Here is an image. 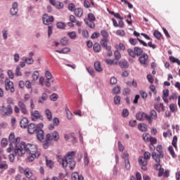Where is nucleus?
<instances>
[{
  "label": "nucleus",
  "mask_w": 180,
  "mask_h": 180,
  "mask_svg": "<svg viewBox=\"0 0 180 180\" xmlns=\"http://www.w3.org/2000/svg\"><path fill=\"white\" fill-rule=\"evenodd\" d=\"M8 140H10L11 143H14L15 155L22 157L23 154L27 153V154H30L27 158L28 161H34L35 158L40 157V152L37 150V146H36V145L30 143L26 144L25 142L20 141V137L15 138L14 133H11L9 135Z\"/></svg>",
  "instance_id": "nucleus-1"
},
{
  "label": "nucleus",
  "mask_w": 180,
  "mask_h": 180,
  "mask_svg": "<svg viewBox=\"0 0 180 180\" xmlns=\"http://www.w3.org/2000/svg\"><path fill=\"white\" fill-rule=\"evenodd\" d=\"M75 151L68 152L66 155L63 158V156L58 155H56L57 161L62 165L63 168H67L69 166L70 169H74L75 168Z\"/></svg>",
  "instance_id": "nucleus-2"
},
{
  "label": "nucleus",
  "mask_w": 180,
  "mask_h": 180,
  "mask_svg": "<svg viewBox=\"0 0 180 180\" xmlns=\"http://www.w3.org/2000/svg\"><path fill=\"white\" fill-rule=\"evenodd\" d=\"M127 53L130 57H132V58H136V56H141L143 54V49L140 47H134V50L131 49H128Z\"/></svg>",
  "instance_id": "nucleus-3"
},
{
  "label": "nucleus",
  "mask_w": 180,
  "mask_h": 180,
  "mask_svg": "<svg viewBox=\"0 0 180 180\" xmlns=\"http://www.w3.org/2000/svg\"><path fill=\"white\" fill-rule=\"evenodd\" d=\"M136 117L137 120H139L140 122L147 120L149 124H151V123H153V120H151V117H150V115L146 114L145 112H139L136 113Z\"/></svg>",
  "instance_id": "nucleus-4"
},
{
  "label": "nucleus",
  "mask_w": 180,
  "mask_h": 180,
  "mask_svg": "<svg viewBox=\"0 0 180 180\" xmlns=\"http://www.w3.org/2000/svg\"><path fill=\"white\" fill-rule=\"evenodd\" d=\"M18 171L20 174H23L25 176H26L27 179H32V176H33V172L30 168H23L22 166L18 167Z\"/></svg>",
  "instance_id": "nucleus-5"
},
{
  "label": "nucleus",
  "mask_w": 180,
  "mask_h": 180,
  "mask_svg": "<svg viewBox=\"0 0 180 180\" xmlns=\"http://www.w3.org/2000/svg\"><path fill=\"white\" fill-rule=\"evenodd\" d=\"M1 112L4 116H11L13 113V109L11 105H3L1 107Z\"/></svg>",
  "instance_id": "nucleus-6"
},
{
  "label": "nucleus",
  "mask_w": 180,
  "mask_h": 180,
  "mask_svg": "<svg viewBox=\"0 0 180 180\" xmlns=\"http://www.w3.org/2000/svg\"><path fill=\"white\" fill-rule=\"evenodd\" d=\"M5 89L6 91H11V94L15 92V87H13V82L9 79H5Z\"/></svg>",
  "instance_id": "nucleus-7"
},
{
  "label": "nucleus",
  "mask_w": 180,
  "mask_h": 180,
  "mask_svg": "<svg viewBox=\"0 0 180 180\" xmlns=\"http://www.w3.org/2000/svg\"><path fill=\"white\" fill-rule=\"evenodd\" d=\"M50 136L49 140L51 141H58L60 140V134H58V131H54L51 134H47L46 136Z\"/></svg>",
  "instance_id": "nucleus-8"
},
{
  "label": "nucleus",
  "mask_w": 180,
  "mask_h": 180,
  "mask_svg": "<svg viewBox=\"0 0 180 180\" xmlns=\"http://www.w3.org/2000/svg\"><path fill=\"white\" fill-rule=\"evenodd\" d=\"M139 63L147 67L148 65V55L147 53H143L142 56H141L139 58Z\"/></svg>",
  "instance_id": "nucleus-9"
},
{
  "label": "nucleus",
  "mask_w": 180,
  "mask_h": 180,
  "mask_svg": "<svg viewBox=\"0 0 180 180\" xmlns=\"http://www.w3.org/2000/svg\"><path fill=\"white\" fill-rule=\"evenodd\" d=\"M43 23L45 25H49V23H51L54 22V17L50 16L49 17V15L44 14L42 17Z\"/></svg>",
  "instance_id": "nucleus-10"
},
{
  "label": "nucleus",
  "mask_w": 180,
  "mask_h": 180,
  "mask_svg": "<svg viewBox=\"0 0 180 180\" xmlns=\"http://www.w3.org/2000/svg\"><path fill=\"white\" fill-rule=\"evenodd\" d=\"M41 117H43L40 115V113L37 110L31 112V119L33 122H36V120H39V119H41Z\"/></svg>",
  "instance_id": "nucleus-11"
},
{
  "label": "nucleus",
  "mask_w": 180,
  "mask_h": 180,
  "mask_svg": "<svg viewBox=\"0 0 180 180\" xmlns=\"http://www.w3.org/2000/svg\"><path fill=\"white\" fill-rule=\"evenodd\" d=\"M27 131L30 134H33L35 131H37V125L34 123L30 124L27 127Z\"/></svg>",
  "instance_id": "nucleus-12"
},
{
  "label": "nucleus",
  "mask_w": 180,
  "mask_h": 180,
  "mask_svg": "<svg viewBox=\"0 0 180 180\" xmlns=\"http://www.w3.org/2000/svg\"><path fill=\"white\" fill-rule=\"evenodd\" d=\"M108 39L103 38L101 39L100 44L102 47L105 49V50H110V49H112V46H110V45H108Z\"/></svg>",
  "instance_id": "nucleus-13"
},
{
  "label": "nucleus",
  "mask_w": 180,
  "mask_h": 180,
  "mask_svg": "<svg viewBox=\"0 0 180 180\" xmlns=\"http://www.w3.org/2000/svg\"><path fill=\"white\" fill-rule=\"evenodd\" d=\"M51 146V141H50V135H46L45 141L43 143V147L45 150L49 148V146Z\"/></svg>",
  "instance_id": "nucleus-14"
},
{
  "label": "nucleus",
  "mask_w": 180,
  "mask_h": 180,
  "mask_svg": "<svg viewBox=\"0 0 180 180\" xmlns=\"http://www.w3.org/2000/svg\"><path fill=\"white\" fill-rule=\"evenodd\" d=\"M18 106L23 115H27V109H26V105L22 101L18 102Z\"/></svg>",
  "instance_id": "nucleus-15"
},
{
  "label": "nucleus",
  "mask_w": 180,
  "mask_h": 180,
  "mask_svg": "<svg viewBox=\"0 0 180 180\" xmlns=\"http://www.w3.org/2000/svg\"><path fill=\"white\" fill-rule=\"evenodd\" d=\"M20 125L22 129H26L29 126V120L27 117H23L20 122Z\"/></svg>",
  "instance_id": "nucleus-16"
},
{
  "label": "nucleus",
  "mask_w": 180,
  "mask_h": 180,
  "mask_svg": "<svg viewBox=\"0 0 180 180\" xmlns=\"http://www.w3.org/2000/svg\"><path fill=\"white\" fill-rule=\"evenodd\" d=\"M152 158L156 162H161V158H164V157H161V155H158V153L155 152L152 153Z\"/></svg>",
  "instance_id": "nucleus-17"
},
{
  "label": "nucleus",
  "mask_w": 180,
  "mask_h": 180,
  "mask_svg": "<svg viewBox=\"0 0 180 180\" xmlns=\"http://www.w3.org/2000/svg\"><path fill=\"white\" fill-rule=\"evenodd\" d=\"M74 13L77 18H82V15H84V10L81 8H77L74 11Z\"/></svg>",
  "instance_id": "nucleus-18"
},
{
  "label": "nucleus",
  "mask_w": 180,
  "mask_h": 180,
  "mask_svg": "<svg viewBox=\"0 0 180 180\" xmlns=\"http://www.w3.org/2000/svg\"><path fill=\"white\" fill-rule=\"evenodd\" d=\"M70 21L72 23H76V25L79 27H81L82 25V22L80 21H77V18H75V16L72 15H70Z\"/></svg>",
  "instance_id": "nucleus-19"
},
{
  "label": "nucleus",
  "mask_w": 180,
  "mask_h": 180,
  "mask_svg": "<svg viewBox=\"0 0 180 180\" xmlns=\"http://www.w3.org/2000/svg\"><path fill=\"white\" fill-rule=\"evenodd\" d=\"M155 169H156V171H159V176H162V174H164V169H161V164H160V162H158V164L155 165Z\"/></svg>",
  "instance_id": "nucleus-20"
},
{
  "label": "nucleus",
  "mask_w": 180,
  "mask_h": 180,
  "mask_svg": "<svg viewBox=\"0 0 180 180\" xmlns=\"http://www.w3.org/2000/svg\"><path fill=\"white\" fill-rule=\"evenodd\" d=\"M37 137L39 141H41L44 139V131L43 129H39L37 131Z\"/></svg>",
  "instance_id": "nucleus-21"
},
{
  "label": "nucleus",
  "mask_w": 180,
  "mask_h": 180,
  "mask_svg": "<svg viewBox=\"0 0 180 180\" xmlns=\"http://www.w3.org/2000/svg\"><path fill=\"white\" fill-rule=\"evenodd\" d=\"M11 13L13 15H15L16 13H18V3L15 2L13 4L12 8L11 9Z\"/></svg>",
  "instance_id": "nucleus-22"
},
{
  "label": "nucleus",
  "mask_w": 180,
  "mask_h": 180,
  "mask_svg": "<svg viewBox=\"0 0 180 180\" xmlns=\"http://www.w3.org/2000/svg\"><path fill=\"white\" fill-rule=\"evenodd\" d=\"M72 180H84V176L79 175L77 172L72 173Z\"/></svg>",
  "instance_id": "nucleus-23"
},
{
  "label": "nucleus",
  "mask_w": 180,
  "mask_h": 180,
  "mask_svg": "<svg viewBox=\"0 0 180 180\" xmlns=\"http://www.w3.org/2000/svg\"><path fill=\"white\" fill-rule=\"evenodd\" d=\"M48 98L49 96L46 93L42 94L41 96L38 100L39 103H44V102H46V100L48 99Z\"/></svg>",
  "instance_id": "nucleus-24"
},
{
  "label": "nucleus",
  "mask_w": 180,
  "mask_h": 180,
  "mask_svg": "<svg viewBox=\"0 0 180 180\" xmlns=\"http://www.w3.org/2000/svg\"><path fill=\"white\" fill-rule=\"evenodd\" d=\"M138 128L140 131H147L148 130V127L147 124L144 123H140L138 124Z\"/></svg>",
  "instance_id": "nucleus-25"
},
{
  "label": "nucleus",
  "mask_w": 180,
  "mask_h": 180,
  "mask_svg": "<svg viewBox=\"0 0 180 180\" xmlns=\"http://www.w3.org/2000/svg\"><path fill=\"white\" fill-rule=\"evenodd\" d=\"M139 162L141 165H142V167H146V165L148 164V162L143 156L139 157Z\"/></svg>",
  "instance_id": "nucleus-26"
},
{
  "label": "nucleus",
  "mask_w": 180,
  "mask_h": 180,
  "mask_svg": "<svg viewBox=\"0 0 180 180\" xmlns=\"http://www.w3.org/2000/svg\"><path fill=\"white\" fill-rule=\"evenodd\" d=\"M120 67L121 68H129V63H127V60L124 59H122L120 61Z\"/></svg>",
  "instance_id": "nucleus-27"
},
{
  "label": "nucleus",
  "mask_w": 180,
  "mask_h": 180,
  "mask_svg": "<svg viewBox=\"0 0 180 180\" xmlns=\"http://www.w3.org/2000/svg\"><path fill=\"white\" fill-rule=\"evenodd\" d=\"M45 115L49 122H51V120H53V114L51 113V111H50L49 109H46Z\"/></svg>",
  "instance_id": "nucleus-28"
},
{
  "label": "nucleus",
  "mask_w": 180,
  "mask_h": 180,
  "mask_svg": "<svg viewBox=\"0 0 180 180\" xmlns=\"http://www.w3.org/2000/svg\"><path fill=\"white\" fill-rule=\"evenodd\" d=\"M105 62L108 65H117V62L116 59H113V60H112V59H105Z\"/></svg>",
  "instance_id": "nucleus-29"
},
{
  "label": "nucleus",
  "mask_w": 180,
  "mask_h": 180,
  "mask_svg": "<svg viewBox=\"0 0 180 180\" xmlns=\"http://www.w3.org/2000/svg\"><path fill=\"white\" fill-rule=\"evenodd\" d=\"M115 49H117V50H120L121 51H124V50H126V46L120 42L119 44L115 45Z\"/></svg>",
  "instance_id": "nucleus-30"
},
{
  "label": "nucleus",
  "mask_w": 180,
  "mask_h": 180,
  "mask_svg": "<svg viewBox=\"0 0 180 180\" xmlns=\"http://www.w3.org/2000/svg\"><path fill=\"white\" fill-rule=\"evenodd\" d=\"M56 53H59V54H67V53H70L71 49L70 48H63L62 50L56 51Z\"/></svg>",
  "instance_id": "nucleus-31"
},
{
  "label": "nucleus",
  "mask_w": 180,
  "mask_h": 180,
  "mask_svg": "<svg viewBox=\"0 0 180 180\" xmlns=\"http://www.w3.org/2000/svg\"><path fill=\"white\" fill-rule=\"evenodd\" d=\"M167 150H168L170 155H172V158H176V154L175 153V151L174 150V147L170 146H169Z\"/></svg>",
  "instance_id": "nucleus-32"
},
{
  "label": "nucleus",
  "mask_w": 180,
  "mask_h": 180,
  "mask_svg": "<svg viewBox=\"0 0 180 180\" xmlns=\"http://www.w3.org/2000/svg\"><path fill=\"white\" fill-rule=\"evenodd\" d=\"M93 50L95 53H100L101 52V44L99 43H95L93 46Z\"/></svg>",
  "instance_id": "nucleus-33"
},
{
  "label": "nucleus",
  "mask_w": 180,
  "mask_h": 180,
  "mask_svg": "<svg viewBox=\"0 0 180 180\" xmlns=\"http://www.w3.org/2000/svg\"><path fill=\"white\" fill-rule=\"evenodd\" d=\"M150 120H157V112H155V110H152L150 111Z\"/></svg>",
  "instance_id": "nucleus-34"
},
{
  "label": "nucleus",
  "mask_w": 180,
  "mask_h": 180,
  "mask_svg": "<svg viewBox=\"0 0 180 180\" xmlns=\"http://www.w3.org/2000/svg\"><path fill=\"white\" fill-rule=\"evenodd\" d=\"M163 137L167 139V137H172V131L171 129H167L166 131L163 132Z\"/></svg>",
  "instance_id": "nucleus-35"
},
{
  "label": "nucleus",
  "mask_w": 180,
  "mask_h": 180,
  "mask_svg": "<svg viewBox=\"0 0 180 180\" xmlns=\"http://www.w3.org/2000/svg\"><path fill=\"white\" fill-rule=\"evenodd\" d=\"M39 77H40V74L39 73V72L37 70H35L32 75V82L33 81H37V79H39Z\"/></svg>",
  "instance_id": "nucleus-36"
},
{
  "label": "nucleus",
  "mask_w": 180,
  "mask_h": 180,
  "mask_svg": "<svg viewBox=\"0 0 180 180\" xmlns=\"http://www.w3.org/2000/svg\"><path fill=\"white\" fill-rule=\"evenodd\" d=\"M153 36L155 39H158V40H161V39H162V34L158 30L154 31Z\"/></svg>",
  "instance_id": "nucleus-37"
},
{
  "label": "nucleus",
  "mask_w": 180,
  "mask_h": 180,
  "mask_svg": "<svg viewBox=\"0 0 180 180\" xmlns=\"http://www.w3.org/2000/svg\"><path fill=\"white\" fill-rule=\"evenodd\" d=\"M46 167H48L49 168H51V169H52V168H54V162H53V160H47L46 159Z\"/></svg>",
  "instance_id": "nucleus-38"
},
{
  "label": "nucleus",
  "mask_w": 180,
  "mask_h": 180,
  "mask_svg": "<svg viewBox=\"0 0 180 180\" xmlns=\"http://www.w3.org/2000/svg\"><path fill=\"white\" fill-rule=\"evenodd\" d=\"M94 68L96 71H98V72H102V68L101 67V62H96L94 63Z\"/></svg>",
  "instance_id": "nucleus-39"
},
{
  "label": "nucleus",
  "mask_w": 180,
  "mask_h": 180,
  "mask_svg": "<svg viewBox=\"0 0 180 180\" xmlns=\"http://www.w3.org/2000/svg\"><path fill=\"white\" fill-rule=\"evenodd\" d=\"M8 165L6 164V162H1L0 164V169L1 171H6V169H8Z\"/></svg>",
  "instance_id": "nucleus-40"
},
{
  "label": "nucleus",
  "mask_w": 180,
  "mask_h": 180,
  "mask_svg": "<svg viewBox=\"0 0 180 180\" xmlns=\"http://www.w3.org/2000/svg\"><path fill=\"white\" fill-rule=\"evenodd\" d=\"M176 143H178V137L176 136H174L172 141V145L173 146V147H174L175 150L178 148Z\"/></svg>",
  "instance_id": "nucleus-41"
},
{
  "label": "nucleus",
  "mask_w": 180,
  "mask_h": 180,
  "mask_svg": "<svg viewBox=\"0 0 180 180\" xmlns=\"http://www.w3.org/2000/svg\"><path fill=\"white\" fill-rule=\"evenodd\" d=\"M66 115H67V117L69 120H71V119H72V113L71 112V111H70V109H68V107H66L65 108Z\"/></svg>",
  "instance_id": "nucleus-42"
},
{
  "label": "nucleus",
  "mask_w": 180,
  "mask_h": 180,
  "mask_svg": "<svg viewBox=\"0 0 180 180\" xmlns=\"http://www.w3.org/2000/svg\"><path fill=\"white\" fill-rule=\"evenodd\" d=\"M84 165L87 166L88 164H89V158H88V153L84 152Z\"/></svg>",
  "instance_id": "nucleus-43"
},
{
  "label": "nucleus",
  "mask_w": 180,
  "mask_h": 180,
  "mask_svg": "<svg viewBox=\"0 0 180 180\" xmlns=\"http://www.w3.org/2000/svg\"><path fill=\"white\" fill-rule=\"evenodd\" d=\"M156 150L160 155V157H164V152L162 151V146L159 145L156 147Z\"/></svg>",
  "instance_id": "nucleus-44"
},
{
  "label": "nucleus",
  "mask_w": 180,
  "mask_h": 180,
  "mask_svg": "<svg viewBox=\"0 0 180 180\" xmlns=\"http://www.w3.org/2000/svg\"><path fill=\"white\" fill-rule=\"evenodd\" d=\"M101 34L103 37V39H109V33L108 31L103 30L101 32Z\"/></svg>",
  "instance_id": "nucleus-45"
},
{
  "label": "nucleus",
  "mask_w": 180,
  "mask_h": 180,
  "mask_svg": "<svg viewBox=\"0 0 180 180\" xmlns=\"http://www.w3.org/2000/svg\"><path fill=\"white\" fill-rule=\"evenodd\" d=\"M84 22L87 24V25L89 27H91V29H95V22H94V21L84 20Z\"/></svg>",
  "instance_id": "nucleus-46"
},
{
  "label": "nucleus",
  "mask_w": 180,
  "mask_h": 180,
  "mask_svg": "<svg viewBox=\"0 0 180 180\" xmlns=\"http://www.w3.org/2000/svg\"><path fill=\"white\" fill-rule=\"evenodd\" d=\"M169 60H170L172 63H176V64H178V65H180V60H179V59L176 58L174 57V56H170V57H169Z\"/></svg>",
  "instance_id": "nucleus-47"
},
{
  "label": "nucleus",
  "mask_w": 180,
  "mask_h": 180,
  "mask_svg": "<svg viewBox=\"0 0 180 180\" xmlns=\"http://www.w3.org/2000/svg\"><path fill=\"white\" fill-rule=\"evenodd\" d=\"M50 100L52 101V102H56L57 99H58V94H53L50 96Z\"/></svg>",
  "instance_id": "nucleus-48"
},
{
  "label": "nucleus",
  "mask_w": 180,
  "mask_h": 180,
  "mask_svg": "<svg viewBox=\"0 0 180 180\" xmlns=\"http://www.w3.org/2000/svg\"><path fill=\"white\" fill-rule=\"evenodd\" d=\"M89 21H93L95 22V20H96V18H95V15H94V13H90L88 14V20Z\"/></svg>",
  "instance_id": "nucleus-49"
},
{
  "label": "nucleus",
  "mask_w": 180,
  "mask_h": 180,
  "mask_svg": "<svg viewBox=\"0 0 180 180\" xmlns=\"http://www.w3.org/2000/svg\"><path fill=\"white\" fill-rule=\"evenodd\" d=\"M55 7L56 9H63L64 8V4H63V2L57 1Z\"/></svg>",
  "instance_id": "nucleus-50"
},
{
  "label": "nucleus",
  "mask_w": 180,
  "mask_h": 180,
  "mask_svg": "<svg viewBox=\"0 0 180 180\" xmlns=\"http://www.w3.org/2000/svg\"><path fill=\"white\" fill-rule=\"evenodd\" d=\"M114 56H115V60H120V58H122V55L120 54V52H119V51H115L114 52Z\"/></svg>",
  "instance_id": "nucleus-51"
},
{
  "label": "nucleus",
  "mask_w": 180,
  "mask_h": 180,
  "mask_svg": "<svg viewBox=\"0 0 180 180\" xmlns=\"http://www.w3.org/2000/svg\"><path fill=\"white\" fill-rule=\"evenodd\" d=\"M120 101H121L120 96H115L114 97V103H115V105H120Z\"/></svg>",
  "instance_id": "nucleus-52"
},
{
  "label": "nucleus",
  "mask_w": 180,
  "mask_h": 180,
  "mask_svg": "<svg viewBox=\"0 0 180 180\" xmlns=\"http://www.w3.org/2000/svg\"><path fill=\"white\" fill-rule=\"evenodd\" d=\"M56 27H58V29H65V23L63 22H58L56 24Z\"/></svg>",
  "instance_id": "nucleus-53"
},
{
  "label": "nucleus",
  "mask_w": 180,
  "mask_h": 180,
  "mask_svg": "<svg viewBox=\"0 0 180 180\" xmlns=\"http://www.w3.org/2000/svg\"><path fill=\"white\" fill-rule=\"evenodd\" d=\"M150 139H151V136H150V134H143V139L144 140V141L148 142V141H150Z\"/></svg>",
  "instance_id": "nucleus-54"
},
{
  "label": "nucleus",
  "mask_w": 180,
  "mask_h": 180,
  "mask_svg": "<svg viewBox=\"0 0 180 180\" xmlns=\"http://www.w3.org/2000/svg\"><path fill=\"white\" fill-rule=\"evenodd\" d=\"M25 61L27 64L32 65L33 63H34V60H33V58H25Z\"/></svg>",
  "instance_id": "nucleus-55"
},
{
  "label": "nucleus",
  "mask_w": 180,
  "mask_h": 180,
  "mask_svg": "<svg viewBox=\"0 0 180 180\" xmlns=\"http://www.w3.org/2000/svg\"><path fill=\"white\" fill-rule=\"evenodd\" d=\"M143 158L148 161V160L151 158V153H150L149 152H145L143 154Z\"/></svg>",
  "instance_id": "nucleus-56"
},
{
  "label": "nucleus",
  "mask_w": 180,
  "mask_h": 180,
  "mask_svg": "<svg viewBox=\"0 0 180 180\" xmlns=\"http://www.w3.org/2000/svg\"><path fill=\"white\" fill-rule=\"evenodd\" d=\"M45 77H46V79H52V78H53V75H51V72H50V71H49V70L46 71Z\"/></svg>",
  "instance_id": "nucleus-57"
},
{
  "label": "nucleus",
  "mask_w": 180,
  "mask_h": 180,
  "mask_svg": "<svg viewBox=\"0 0 180 180\" xmlns=\"http://www.w3.org/2000/svg\"><path fill=\"white\" fill-rule=\"evenodd\" d=\"M169 109L171 112H175V110L178 109V108L176 107V104H174V103L170 104Z\"/></svg>",
  "instance_id": "nucleus-58"
},
{
  "label": "nucleus",
  "mask_w": 180,
  "mask_h": 180,
  "mask_svg": "<svg viewBox=\"0 0 180 180\" xmlns=\"http://www.w3.org/2000/svg\"><path fill=\"white\" fill-rule=\"evenodd\" d=\"M68 36H69L70 39H76L77 37V33H75V32H68Z\"/></svg>",
  "instance_id": "nucleus-59"
},
{
  "label": "nucleus",
  "mask_w": 180,
  "mask_h": 180,
  "mask_svg": "<svg viewBox=\"0 0 180 180\" xmlns=\"http://www.w3.org/2000/svg\"><path fill=\"white\" fill-rule=\"evenodd\" d=\"M68 9L69 11H71V12H74L75 11V4L70 3L68 5Z\"/></svg>",
  "instance_id": "nucleus-60"
},
{
  "label": "nucleus",
  "mask_w": 180,
  "mask_h": 180,
  "mask_svg": "<svg viewBox=\"0 0 180 180\" xmlns=\"http://www.w3.org/2000/svg\"><path fill=\"white\" fill-rule=\"evenodd\" d=\"M117 34L118 36H120L121 37H124V34H125L124 30H118L117 31Z\"/></svg>",
  "instance_id": "nucleus-61"
},
{
  "label": "nucleus",
  "mask_w": 180,
  "mask_h": 180,
  "mask_svg": "<svg viewBox=\"0 0 180 180\" xmlns=\"http://www.w3.org/2000/svg\"><path fill=\"white\" fill-rule=\"evenodd\" d=\"M112 92L115 94H120V86H117L116 87H114L112 89Z\"/></svg>",
  "instance_id": "nucleus-62"
},
{
  "label": "nucleus",
  "mask_w": 180,
  "mask_h": 180,
  "mask_svg": "<svg viewBox=\"0 0 180 180\" xmlns=\"http://www.w3.org/2000/svg\"><path fill=\"white\" fill-rule=\"evenodd\" d=\"M53 124L54 126H58L60 124V120L58 117H54L53 119Z\"/></svg>",
  "instance_id": "nucleus-63"
},
{
  "label": "nucleus",
  "mask_w": 180,
  "mask_h": 180,
  "mask_svg": "<svg viewBox=\"0 0 180 180\" xmlns=\"http://www.w3.org/2000/svg\"><path fill=\"white\" fill-rule=\"evenodd\" d=\"M178 94L176 93H174L172 95H171L169 97V101H172V100H175V99H178Z\"/></svg>",
  "instance_id": "nucleus-64"
}]
</instances>
